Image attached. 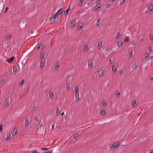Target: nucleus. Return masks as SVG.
I'll return each mask as SVG.
<instances>
[{"label": "nucleus", "mask_w": 153, "mask_h": 153, "mask_svg": "<svg viewBox=\"0 0 153 153\" xmlns=\"http://www.w3.org/2000/svg\"><path fill=\"white\" fill-rule=\"evenodd\" d=\"M59 19V17L57 16H55V14L52 17L51 16L50 18V22L54 23L55 22L57 21Z\"/></svg>", "instance_id": "obj_1"}, {"label": "nucleus", "mask_w": 153, "mask_h": 153, "mask_svg": "<svg viewBox=\"0 0 153 153\" xmlns=\"http://www.w3.org/2000/svg\"><path fill=\"white\" fill-rule=\"evenodd\" d=\"M120 145V143L117 144L114 143L112 145L111 147L109 148V149L110 150H114L118 148L119 147Z\"/></svg>", "instance_id": "obj_2"}, {"label": "nucleus", "mask_w": 153, "mask_h": 153, "mask_svg": "<svg viewBox=\"0 0 153 153\" xmlns=\"http://www.w3.org/2000/svg\"><path fill=\"white\" fill-rule=\"evenodd\" d=\"M98 74L100 77L102 76L104 73V70L101 68H100L98 71Z\"/></svg>", "instance_id": "obj_3"}, {"label": "nucleus", "mask_w": 153, "mask_h": 153, "mask_svg": "<svg viewBox=\"0 0 153 153\" xmlns=\"http://www.w3.org/2000/svg\"><path fill=\"white\" fill-rule=\"evenodd\" d=\"M103 42L102 41H100L98 42L97 48L99 49H101L103 47Z\"/></svg>", "instance_id": "obj_4"}, {"label": "nucleus", "mask_w": 153, "mask_h": 153, "mask_svg": "<svg viewBox=\"0 0 153 153\" xmlns=\"http://www.w3.org/2000/svg\"><path fill=\"white\" fill-rule=\"evenodd\" d=\"M60 63L59 62H56L55 64V66L54 67V70L56 71L57 70L59 67Z\"/></svg>", "instance_id": "obj_5"}, {"label": "nucleus", "mask_w": 153, "mask_h": 153, "mask_svg": "<svg viewBox=\"0 0 153 153\" xmlns=\"http://www.w3.org/2000/svg\"><path fill=\"white\" fill-rule=\"evenodd\" d=\"M63 9L62 8L60 9L55 14V16H58V15L61 14L63 12Z\"/></svg>", "instance_id": "obj_6"}, {"label": "nucleus", "mask_w": 153, "mask_h": 153, "mask_svg": "<svg viewBox=\"0 0 153 153\" xmlns=\"http://www.w3.org/2000/svg\"><path fill=\"white\" fill-rule=\"evenodd\" d=\"M101 7V5L100 4H97L96 6L95 7L94 9V11H96L98 9H99Z\"/></svg>", "instance_id": "obj_7"}, {"label": "nucleus", "mask_w": 153, "mask_h": 153, "mask_svg": "<svg viewBox=\"0 0 153 153\" xmlns=\"http://www.w3.org/2000/svg\"><path fill=\"white\" fill-rule=\"evenodd\" d=\"M11 138V135L10 133L7 134L6 136L5 141L7 142L9 141Z\"/></svg>", "instance_id": "obj_8"}, {"label": "nucleus", "mask_w": 153, "mask_h": 153, "mask_svg": "<svg viewBox=\"0 0 153 153\" xmlns=\"http://www.w3.org/2000/svg\"><path fill=\"white\" fill-rule=\"evenodd\" d=\"M79 135L77 134H74V137L72 140V141L73 142H75L76 141V139L78 137Z\"/></svg>", "instance_id": "obj_9"}, {"label": "nucleus", "mask_w": 153, "mask_h": 153, "mask_svg": "<svg viewBox=\"0 0 153 153\" xmlns=\"http://www.w3.org/2000/svg\"><path fill=\"white\" fill-rule=\"evenodd\" d=\"M29 124V120L28 118H26L25 123V126L27 127L28 126Z\"/></svg>", "instance_id": "obj_10"}, {"label": "nucleus", "mask_w": 153, "mask_h": 153, "mask_svg": "<svg viewBox=\"0 0 153 153\" xmlns=\"http://www.w3.org/2000/svg\"><path fill=\"white\" fill-rule=\"evenodd\" d=\"M18 132L17 128H14L12 134L13 136H14L17 134Z\"/></svg>", "instance_id": "obj_11"}, {"label": "nucleus", "mask_w": 153, "mask_h": 153, "mask_svg": "<svg viewBox=\"0 0 153 153\" xmlns=\"http://www.w3.org/2000/svg\"><path fill=\"white\" fill-rule=\"evenodd\" d=\"M106 113L105 110L104 109H102L100 111V114L102 115L105 114Z\"/></svg>", "instance_id": "obj_12"}, {"label": "nucleus", "mask_w": 153, "mask_h": 153, "mask_svg": "<svg viewBox=\"0 0 153 153\" xmlns=\"http://www.w3.org/2000/svg\"><path fill=\"white\" fill-rule=\"evenodd\" d=\"M93 65V61L92 60H90L88 61V67L91 68Z\"/></svg>", "instance_id": "obj_13"}, {"label": "nucleus", "mask_w": 153, "mask_h": 153, "mask_svg": "<svg viewBox=\"0 0 153 153\" xmlns=\"http://www.w3.org/2000/svg\"><path fill=\"white\" fill-rule=\"evenodd\" d=\"M84 2V0H79V1L78 3V5L79 7H81L83 4Z\"/></svg>", "instance_id": "obj_14"}, {"label": "nucleus", "mask_w": 153, "mask_h": 153, "mask_svg": "<svg viewBox=\"0 0 153 153\" xmlns=\"http://www.w3.org/2000/svg\"><path fill=\"white\" fill-rule=\"evenodd\" d=\"M74 92L76 94V95H77L78 94L79 92V88L78 87H75L74 88Z\"/></svg>", "instance_id": "obj_15"}, {"label": "nucleus", "mask_w": 153, "mask_h": 153, "mask_svg": "<svg viewBox=\"0 0 153 153\" xmlns=\"http://www.w3.org/2000/svg\"><path fill=\"white\" fill-rule=\"evenodd\" d=\"M132 106L133 107H135L137 105V100H133L132 101Z\"/></svg>", "instance_id": "obj_16"}, {"label": "nucleus", "mask_w": 153, "mask_h": 153, "mask_svg": "<svg viewBox=\"0 0 153 153\" xmlns=\"http://www.w3.org/2000/svg\"><path fill=\"white\" fill-rule=\"evenodd\" d=\"M43 48V45L42 43H39V44L38 46V49H42Z\"/></svg>", "instance_id": "obj_17"}, {"label": "nucleus", "mask_w": 153, "mask_h": 153, "mask_svg": "<svg viewBox=\"0 0 153 153\" xmlns=\"http://www.w3.org/2000/svg\"><path fill=\"white\" fill-rule=\"evenodd\" d=\"M45 62L44 61H41L40 64V67L41 68L44 67L45 65Z\"/></svg>", "instance_id": "obj_18"}, {"label": "nucleus", "mask_w": 153, "mask_h": 153, "mask_svg": "<svg viewBox=\"0 0 153 153\" xmlns=\"http://www.w3.org/2000/svg\"><path fill=\"white\" fill-rule=\"evenodd\" d=\"M75 23H76L75 20H72L71 21V22L70 23V26H74L75 25Z\"/></svg>", "instance_id": "obj_19"}, {"label": "nucleus", "mask_w": 153, "mask_h": 153, "mask_svg": "<svg viewBox=\"0 0 153 153\" xmlns=\"http://www.w3.org/2000/svg\"><path fill=\"white\" fill-rule=\"evenodd\" d=\"M5 103L4 106L5 107H7L9 105V100L8 99L5 100Z\"/></svg>", "instance_id": "obj_20"}, {"label": "nucleus", "mask_w": 153, "mask_h": 153, "mask_svg": "<svg viewBox=\"0 0 153 153\" xmlns=\"http://www.w3.org/2000/svg\"><path fill=\"white\" fill-rule=\"evenodd\" d=\"M14 58V57L13 56V57H11V58H10L9 59H7V61L8 62L10 63V62H11L13 61V60Z\"/></svg>", "instance_id": "obj_21"}, {"label": "nucleus", "mask_w": 153, "mask_h": 153, "mask_svg": "<svg viewBox=\"0 0 153 153\" xmlns=\"http://www.w3.org/2000/svg\"><path fill=\"white\" fill-rule=\"evenodd\" d=\"M148 9L150 11H152L153 10V5H151L150 7H148Z\"/></svg>", "instance_id": "obj_22"}, {"label": "nucleus", "mask_w": 153, "mask_h": 153, "mask_svg": "<svg viewBox=\"0 0 153 153\" xmlns=\"http://www.w3.org/2000/svg\"><path fill=\"white\" fill-rule=\"evenodd\" d=\"M118 45L119 47H121L122 46L123 44V42H122L121 41L119 42H118Z\"/></svg>", "instance_id": "obj_23"}, {"label": "nucleus", "mask_w": 153, "mask_h": 153, "mask_svg": "<svg viewBox=\"0 0 153 153\" xmlns=\"http://www.w3.org/2000/svg\"><path fill=\"white\" fill-rule=\"evenodd\" d=\"M49 97L50 98H52L53 96V92L50 91L49 92Z\"/></svg>", "instance_id": "obj_24"}, {"label": "nucleus", "mask_w": 153, "mask_h": 153, "mask_svg": "<svg viewBox=\"0 0 153 153\" xmlns=\"http://www.w3.org/2000/svg\"><path fill=\"white\" fill-rule=\"evenodd\" d=\"M88 45L86 44L85 45L84 47V50L85 51H87L88 49Z\"/></svg>", "instance_id": "obj_25"}, {"label": "nucleus", "mask_w": 153, "mask_h": 153, "mask_svg": "<svg viewBox=\"0 0 153 153\" xmlns=\"http://www.w3.org/2000/svg\"><path fill=\"white\" fill-rule=\"evenodd\" d=\"M70 9V7H69L67 9V10L65 11L64 12V13H65V15H67V14H68L69 11V10Z\"/></svg>", "instance_id": "obj_26"}, {"label": "nucleus", "mask_w": 153, "mask_h": 153, "mask_svg": "<svg viewBox=\"0 0 153 153\" xmlns=\"http://www.w3.org/2000/svg\"><path fill=\"white\" fill-rule=\"evenodd\" d=\"M60 114L59 109V108H57L56 110V115H59Z\"/></svg>", "instance_id": "obj_27"}, {"label": "nucleus", "mask_w": 153, "mask_h": 153, "mask_svg": "<svg viewBox=\"0 0 153 153\" xmlns=\"http://www.w3.org/2000/svg\"><path fill=\"white\" fill-rule=\"evenodd\" d=\"M44 52H42L40 53L39 58H43L44 57Z\"/></svg>", "instance_id": "obj_28"}, {"label": "nucleus", "mask_w": 153, "mask_h": 153, "mask_svg": "<svg viewBox=\"0 0 153 153\" xmlns=\"http://www.w3.org/2000/svg\"><path fill=\"white\" fill-rule=\"evenodd\" d=\"M13 71L14 73H16L17 72V68L16 66H14L13 68Z\"/></svg>", "instance_id": "obj_29"}, {"label": "nucleus", "mask_w": 153, "mask_h": 153, "mask_svg": "<svg viewBox=\"0 0 153 153\" xmlns=\"http://www.w3.org/2000/svg\"><path fill=\"white\" fill-rule=\"evenodd\" d=\"M101 19H98L96 23V26H99L100 24Z\"/></svg>", "instance_id": "obj_30"}, {"label": "nucleus", "mask_w": 153, "mask_h": 153, "mask_svg": "<svg viewBox=\"0 0 153 153\" xmlns=\"http://www.w3.org/2000/svg\"><path fill=\"white\" fill-rule=\"evenodd\" d=\"M83 27V25H82V26H78L77 29V30H81L82 28Z\"/></svg>", "instance_id": "obj_31"}, {"label": "nucleus", "mask_w": 153, "mask_h": 153, "mask_svg": "<svg viewBox=\"0 0 153 153\" xmlns=\"http://www.w3.org/2000/svg\"><path fill=\"white\" fill-rule=\"evenodd\" d=\"M112 70L114 72H115L117 70V68L115 66H113L112 67Z\"/></svg>", "instance_id": "obj_32"}, {"label": "nucleus", "mask_w": 153, "mask_h": 153, "mask_svg": "<svg viewBox=\"0 0 153 153\" xmlns=\"http://www.w3.org/2000/svg\"><path fill=\"white\" fill-rule=\"evenodd\" d=\"M11 38V36L10 34H8L7 35L6 37V39H9Z\"/></svg>", "instance_id": "obj_33"}, {"label": "nucleus", "mask_w": 153, "mask_h": 153, "mask_svg": "<svg viewBox=\"0 0 153 153\" xmlns=\"http://www.w3.org/2000/svg\"><path fill=\"white\" fill-rule=\"evenodd\" d=\"M79 94H77V95H76L75 98H76V101H78V100H79Z\"/></svg>", "instance_id": "obj_34"}, {"label": "nucleus", "mask_w": 153, "mask_h": 153, "mask_svg": "<svg viewBox=\"0 0 153 153\" xmlns=\"http://www.w3.org/2000/svg\"><path fill=\"white\" fill-rule=\"evenodd\" d=\"M121 36L120 33H119L116 36V38L117 39H119Z\"/></svg>", "instance_id": "obj_35"}, {"label": "nucleus", "mask_w": 153, "mask_h": 153, "mask_svg": "<svg viewBox=\"0 0 153 153\" xmlns=\"http://www.w3.org/2000/svg\"><path fill=\"white\" fill-rule=\"evenodd\" d=\"M106 105V103L105 102V101H103L102 102V107H105Z\"/></svg>", "instance_id": "obj_36"}, {"label": "nucleus", "mask_w": 153, "mask_h": 153, "mask_svg": "<svg viewBox=\"0 0 153 153\" xmlns=\"http://www.w3.org/2000/svg\"><path fill=\"white\" fill-rule=\"evenodd\" d=\"M36 108V105L35 104H34L33 106V108H32L33 111H34Z\"/></svg>", "instance_id": "obj_37"}, {"label": "nucleus", "mask_w": 153, "mask_h": 153, "mask_svg": "<svg viewBox=\"0 0 153 153\" xmlns=\"http://www.w3.org/2000/svg\"><path fill=\"white\" fill-rule=\"evenodd\" d=\"M117 92H117L116 93V96L117 97L119 98L120 97V93L119 92V93H117Z\"/></svg>", "instance_id": "obj_38"}, {"label": "nucleus", "mask_w": 153, "mask_h": 153, "mask_svg": "<svg viewBox=\"0 0 153 153\" xmlns=\"http://www.w3.org/2000/svg\"><path fill=\"white\" fill-rule=\"evenodd\" d=\"M24 79L22 80V81H21V82L20 83V84H19L20 86L24 84Z\"/></svg>", "instance_id": "obj_39"}, {"label": "nucleus", "mask_w": 153, "mask_h": 153, "mask_svg": "<svg viewBox=\"0 0 153 153\" xmlns=\"http://www.w3.org/2000/svg\"><path fill=\"white\" fill-rule=\"evenodd\" d=\"M2 127H3V125L2 124H1L0 126V132H1L2 131L3 129H2Z\"/></svg>", "instance_id": "obj_40"}, {"label": "nucleus", "mask_w": 153, "mask_h": 153, "mask_svg": "<svg viewBox=\"0 0 153 153\" xmlns=\"http://www.w3.org/2000/svg\"><path fill=\"white\" fill-rule=\"evenodd\" d=\"M145 57L146 58L149 57H150L149 54L148 53H147L145 55Z\"/></svg>", "instance_id": "obj_41"}, {"label": "nucleus", "mask_w": 153, "mask_h": 153, "mask_svg": "<svg viewBox=\"0 0 153 153\" xmlns=\"http://www.w3.org/2000/svg\"><path fill=\"white\" fill-rule=\"evenodd\" d=\"M126 0H120V3L122 4H123L125 1Z\"/></svg>", "instance_id": "obj_42"}, {"label": "nucleus", "mask_w": 153, "mask_h": 153, "mask_svg": "<svg viewBox=\"0 0 153 153\" xmlns=\"http://www.w3.org/2000/svg\"><path fill=\"white\" fill-rule=\"evenodd\" d=\"M66 89L67 90H68L70 88V85L69 84H68L67 85V84L66 85Z\"/></svg>", "instance_id": "obj_43"}, {"label": "nucleus", "mask_w": 153, "mask_h": 153, "mask_svg": "<svg viewBox=\"0 0 153 153\" xmlns=\"http://www.w3.org/2000/svg\"><path fill=\"white\" fill-rule=\"evenodd\" d=\"M39 125L40 127H41L42 125V122L40 121L39 122Z\"/></svg>", "instance_id": "obj_44"}, {"label": "nucleus", "mask_w": 153, "mask_h": 153, "mask_svg": "<svg viewBox=\"0 0 153 153\" xmlns=\"http://www.w3.org/2000/svg\"><path fill=\"white\" fill-rule=\"evenodd\" d=\"M132 67L133 69H135L137 68V65H133Z\"/></svg>", "instance_id": "obj_45"}, {"label": "nucleus", "mask_w": 153, "mask_h": 153, "mask_svg": "<svg viewBox=\"0 0 153 153\" xmlns=\"http://www.w3.org/2000/svg\"><path fill=\"white\" fill-rule=\"evenodd\" d=\"M4 82V80L3 79H2L1 81V84H3Z\"/></svg>", "instance_id": "obj_46"}, {"label": "nucleus", "mask_w": 153, "mask_h": 153, "mask_svg": "<svg viewBox=\"0 0 153 153\" xmlns=\"http://www.w3.org/2000/svg\"><path fill=\"white\" fill-rule=\"evenodd\" d=\"M129 39V37L128 38H126L125 39V42H128V41Z\"/></svg>", "instance_id": "obj_47"}, {"label": "nucleus", "mask_w": 153, "mask_h": 153, "mask_svg": "<svg viewBox=\"0 0 153 153\" xmlns=\"http://www.w3.org/2000/svg\"><path fill=\"white\" fill-rule=\"evenodd\" d=\"M150 38L151 39H153V35L152 34L150 35Z\"/></svg>", "instance_id": "obj_48"}, {"label": "nucleus", "mask_w": 153, "mask_h": 153, "mask_svg": "<svg viewBox=\"0 0 153 153\" xmlns=\"http://www.w3.org/2000/svg\"><path fill=\"white\" fill-rule=\"evenodd\" d=\"M109 63L110 64H111L112 63V62L111 59H109Z\"/></svg>", "instance_id": "obj_49"}, {"label": "nucleus", "mask_w": 153, "mask_h": 153, "mask_svg": "<svg viewBox=\"0 0 153 153\" xmlns=\"http://www.w3.org/2000/svg\"><path fill=\"white\" fill-rule=\"evenodd\" d=\"M35 120L36 121L38 122L39 120V118L37 117H36L35 118Z\"/></svg>", "instance_id": "obj_50"}, {"label": "nucleus", "mask_w": 153, "mask_h": 153, "mask_svg": "<svg viewBox=\"0 0 153 153\" xmlns=\"http://www.w3.org/2000/svg\"><path fill=\"white\" fill-rule=\"evenodd\" d=\"M41 149L42 150H47L48 149L47 148H41Z\"/></svg>", "instance_id": "obj_51"}, {"label": "nucleus", "mask_w": 153, "mask_h": 153, "mask_svg": "<svg viewBox=\"0 0 153 153\" xmlns=\"http://www.w3.org/2000/svg\"><path fill=\"white\" fill-rule=\"evenodd\" d=\"M133 51H131V53L129 54V55L130 57L131 56V55H132V54H133Z\"/></svg>", "instance_id": "obj_52"}, {"label": "nucleus", "mask_w": 153, "mask_h": 153, "mask_svg": "<svg viewBox=\"0 0 153 153\" xmlns=\"http://www.w3.org/2000/svg\"><path fill=\"white\" fill-rule=\"evenodd\" d=\"M149 51H151L152 50V47H149Z\"/></svg>", "instance_id": "obj_53"}, {"label": "nucleus", "mask_w": 153, "mask_h": 153, "mask_svg": "<svg viewBox=\"0 0 153 153\" xmlns=\"http://www.w3.org/2000/svg\"><path fill=\"white\" fill-rule=\"evenodd\" d=\"M54 124H53L52 126V130H53L54 128Z\"/></svg>", "instance_id": "obj_54"}, {"label": "nucleus", "mask_w": 153, "mask_h": 153, "mask_svg": "<svg viewBox=\"0 0 153 153\" xmlns=\"http://www.w3.org/2000/svg\"><path fill=\"white\" fill-rule=\"evenodd\" d=\"M8 7H6V9H5V11H4V12L5 13L6 11H7V10H8Z\"/></svg>", "instance_id": "obj_55"}, {"label": "nucleus", "mask_w": 153, "mask_h": 153, "mask_svg": "<svg viewBox=\"0 0 153 153\" xmlns=\"http://www.w3.org/2000/svg\"><path fill=\"white\" fill-rule=\"evenodd\" d=\"M111 6V4H108L107 5V7H110Z\"/></svg>", "instance_id": "obj_56"}, {"label": "nucleus", "mask_w": 153, "mask_h": 153, "mask_svg": "<svg viewBox=\"0 0 153 153\" xmlns=\"http://www.w3.org/2000/svg\"><path fill=\"white\" fill-rule=\"evenodd\" d=\"M44 153H51V152L50 151H49L48 152H45Z\"/></svg>", "instance_id": "obj_57"}, {"label": "nucleus", "mask_w": 153, "mask_h": 153, "mask_svg": "<svg viewBox=\"0 0 153 153\" xmlns=\"http://www.w3.org/2000/svg\"><path fill=\"white\" fill-rule=\"evenodd\" d=\"M131 44L133 45H135L136 44V43L135 42H131Z\"/></svg>", "instance_id": "obj_58"}, {"label": "nucleus", "mask_w": 153, "mask_h": 153, "mask_svg": "<svg viewBox=\"0 0 153 153\" xmlns=\"http://www.w3.org/2000/svg\"><path fill=\"white\" fill-rule=\"evenodd\" d=\"M123 73V71H120L119 72V74H121Z\"/></svg>", "instance_id": "obj_59"}, {"label": "nucleus", "mask_w": 153, "mask_h": 153, "mask_svg": "<svg viewBox=\"0 0 153 153\" xmlns=\"http://www.w3.org/2000/svg\"><path fill=\"white\" fill-rule=\"evenodd\" d=\"M64 112H62V113H61V115L62 116L63 115H64Z\"/></svg>", "instance_id": "obj_60"}, {"label": "nucleus", "mask_w": 153, "mask_h": 153, "mask_svg": "<svg viewBox=\"0 0 153 153\" xmlns=\"http://www.w3.org/2000/svg\"><path fill=\"white\" fill-rule=\"evenodd\" d=\"M96 0V2H99V1H100V0Z\"/></svg>", "instance_id": "obj_61"}, {"label": "nucleus", "mask_w": 153, "mask_h": 153, "mask_svg": "<svg viewBox=\"0 0 153 153\" xmlns=\"http://www.w3.org/2000/svg\"><path fill=\"white\" fill-rule=\"evenodd\" d=\"M151 59H153V56H152L151 57Z\"/></svg>", "instance_id": "obj_62"}, {"label": "nucleus", "mask_w": 153, "mask_h": 153, "mask_svg": "<svg viewBox=\"0 0 153 153\" xmlns=\"http://www.w3.org/2000/svg\"><path fill=\"white\" fill-rule=\"evenodd\" d=\"M150 79L151 80H153V77H151V78H150Z\"/></svg>", "instance_id": "obj_63"}, {"label": "nucleus", "mask_w": 153, "mask_h": 153, "mask_svg": "<svg viewBox=\"0 0 153 153\" xmlns=\"http://www.w3.org/2000/svg\"><path fill=\"white\" fill-rule=\"evenodd\" d=\"M32 153H37V152L36 151H34Z\"/></svg>", "instance_id": "obj_64"}]
</instances>
